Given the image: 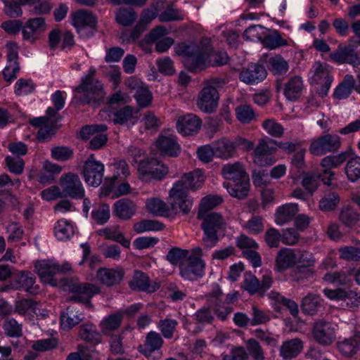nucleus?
Instances as JSON below:
<instances>
[{
    "instance_id": "54",
    "label": "nucleus",
    "mask_w": 360,
    "mask_h": 360,
    "mask_svg": "<svg viewBox=\"0 0 360 360\" xmlns=\"http://www.w3.org/2000/svg\"><path fill=\"white\" fill-rule=\"evenodd\" d=\"M162 229L163 224L155 220H142L134 225V231L137 233L151 231H160Z\"/></svg>"
},
{
    "instance_id": "48",
    "label": "nucleus",
    "mask_w": 360,
    "mask_h": 360,
    "mask_svg": "<svg viewBox=\"0 0 360 360\" xmlns=\"http://www.w3.org/2000/svg\"><path fill=\"white\" fill-rule=\"evenodd\" d=\"M38 305L37 302L32 300H22L16 302L15 312L22 315H32V314L37 315L39 313Z\"/></svg>"
},
{
    "instance_id": "9",
    "label": "nucleus",
    "mask_w": 360,
    "mask_h": 360,
    "mask_svg": "<svg viewBox=\"0 0 360 360\" xmlns=\"http://www.w3.org/2000/svg\"><path fill=\"white\" fill-rule=\"evenodd\" d=\"M314 262L311 255L307 252L285 248L278 252L275 265L277 271L281 272L299 263L307 262L308 266H311Z\"/></svg>"
},
{
    "instance_id": "33",
    "label": "nucleus",
    "mask_w": 360,
    "mask_h": 360,
    "mask_svg": "<svg viewBox=\"0 0 360 360\" xmlns=\"http://www.w3.org/2000/svg\"><path fill=\"white\" fill-rule=\"evenodd\" d=\"M163 340L160 335L155 332H150L147 334L144 345L139 346V351L145 355L149 356L155 350H158L162 346Z\"/></svg>"
},
{
    "instance_id": "42",
    "label": "nucleus",
    "mask_w": 360,
    "mask_h": 360,
    "mask_svg": "<svg viewBox=\"0 0 360 360\" xmlns=\"http://www.w3.org/2000/svg\"><path fill=\"white\" fill-rule=\"evenodd\" d=\"M98 234L104 236L105 239L120 243L124 248H129L130 245L129 240L127 239L120 231L117 226H111L100 229L98 231Z\"/></svg>"
},
{
    "instance_id": "57",
    "label": "nucleus",
    "mask_w": 360,
    "mask_h": 360,
    "mask_svg": "<svg viewBox=\"0 0 360 360\" xmlns=\"http://www.w3.org/2000/svg\"><path fill=\"white\" fill-rule=\"evenodd\" d=\"M91 217L100 225L106 223L110 217V207L106 204H102L93 210Z\"/></svg>"
},
{
    "instance_id": "43",
    "label": "nucleus",
    "mask_w": 360,
    "mask_h": 360,
    "mask_svg": "<svg viewBox=\"0 0 360 360\" xmlns=\"http://www.w3.org/2000/svg\"><path fill=\"white\" fill-rule=\"evenodd\" d=\"M62 167L50 161L44 163L39 174V181L41 184H51L55 180V176L60 174Z\"/></svg>"
},
{
    "instance_id": "61",
    "label": "nucleus",
    "mask_w": 360,
    "mask_h": 360,
    "mask_svg": "<svg viewBox=\"0 0 360 360\" xmlns=\"http://www.w3.org/2000/svg\"><path fill=\"white\" fill-rule=\"evenodd\" d=\"M262 125L266 133L274 137H281L283 134V127L280 123L274 119H267L264 120Z\"/></svg>"
},
{
    "instance_id": "37",
    "label": "nucleus",
    "mask_w": 360,
    "mask_h": 360,
    "mask_svg": "<svg viewBox=\"0 0 360 360\" xmlns=\"http://www.w3.org/2000/svg\"><path fill=\"white\" fill-rule=\"evenodd\" d=\"M298 212L297 205L287 203L280 206L276 212V222L278 225H283L292 220Z\"/></svg>"
},
{
    "instance_id": "38",
    "label": "nucleus",
    "mask_w": 360,
    "mask_h": 360,
    "mask_svg": "<svg viewBox=\"0 0 360 360\" xmlns=\"http://www.w3.org/2000/svg\"><path fill=\"white\" fill-rule=\"evenodd\" d=\"M322 300L319 295L309 292L304 296L300 303L303 313L313 314L322 307Z\"/></svg>"
},
{
    "instance_id": "40",
    "label": "nucleus",
    "mask_w": 360,
    "mask_h": 360,
    "mask_svg": "<svg viewBox=\"0 0 360 360\" xmlns=\"http://www.w3.org/2000/svg\"><path fill=\"white\" fill-rule=\"evenodd\" d=\"M303 348L302 342L300 339L295 338L285 341L280 348L281 356L284 359H290L297 356Z\"/></svg>"
},
{
    "instance_id": "32",
    "label": "nucleus",
    "mask_w": 360,
    "mask_h": 360,
    "mask_svg": "<svg viewBox=\"0 0 360 360\" xmlns=\"http://www.w3.org/2000/svg\"><path fill=\"white\" fill-rule=\"evenodd\" d=\"M136 205L128 198H122L113 205V214L120 219H129L136 212Z\"/></svg>"
},
{
    "instance_id": "60",
    "label": "nucleus",
    "mask_w": 360,
    "mask_h": 360,
    "mask_svg": "<svg viewBox=\"0 0 360 360\" xmlns=\"http://www.w3.org/2000/svg\"><path fill=\"white\" fill-rule=\"evenodd\" d=\"M339 256L349 262H358L360 260V248L354 246H345L338 250Z\"/></svg>"
},
{
    "instance_id": "7",
    "label": "nucleus",
    "mask_w": 360,
    "mask_h": 360,
    "mask_svg": "<svg viewBox=\"0 0 360 360\" xmlns=\"http://www.w3.org/2000/svg\"><path fill=\"white\" fill-rule=\"evenodd\" d=\"M207 304L198 312L204 314L229 315L233 313L232 301L236 298V293L229 294L227 302H222L223 293L217 284H214L212 291L206 295Z\"/></svg>"
},
{
    "instance_id": "56",
    "label": "nucleus",
    "mask_w": 360,
    "mask_h": 360,
    "mask_svg": "<svg viewBox=\"0 0 360 360\" xmlns=\"http://www.w3.org/2000/svg\"><path fill=\"white\" fill-rule=\"evenodd\" d=\"M340 219L347 226H352L360 219V214L347 206L341 210Z\"/></svg>"
},
{
    "instance_id": "14",
    "label": "nucleus",
    "mask_w": 360,
    "mask_h": 360,
    "mask_svg": "<svg viewBox=\"0 0 360 360\" xmlns=\"http://www.w3.org/2000/svg\"><path fill=\"white\" fill-rule=\"evenodd\" d=\"M138 171L143 178L162 179L168 173V167L155 159H146L139 163Z\"/></svg>"
},
{
    "instance_id": "35",
    "label": "nucleus",
    "mask_w": 360,
    "mask_h": 360,
    "mask_svg": "<svg viewBox=\"0 0 360 360\" xmlns=\"http://www.w3.org/2000/svg\"><path fill=\"white\" fill-rule=\"evenodd\" d=\"M303 87L302 78L297 75L292 76L285 83L284 94L288 100L295 101L301 94Z\"/></svg>"
},
{
    "instance_id": "50",
    "label": "nucleus",
    "mask_w": 360,
    "mask_h": 360,
    "mask_svg": "<svg viewBox=\"0 0 360 360\" xmlns=\"http://www.w3.org/2000/svg\"><path fill=\"white\" fill-rule=\"evenodd\" d=\"M79 335L82 339L94 345L101 342V335L96 330L95 326L92 324H84L81 326Z\"/></svg>"
},
{
    "instance_id": "27",
    "label": "nucleus",
    "mask_w": 360,
    "mask_h": 360,
    "mask_svg": "<svg viewBox=\"0 0 360 360\" xmlns=\"http://www.w3.org/2000/svg\"><path fill=\"white\" fill-rule=\"evenodd\" d=\"M205 262L198 257L191 259L187 265L180 267V275L186 280L193 281L204 274Z\"/></svg>"
},
{
    "instance_id": "22",
    "label": "nucleus",
    "mask_w": 360,
    "mask_h": 360,
    "mask_svg": "<svg viewBox=\"0 0 360 360\" xmlns=\"http://www.w3.org/2000/svg\"><path fill=\"white\" fill-rule=\"evenodd\" d=\"M356 45L349 44L343 48H339L336 51L330 55V58L333 62L339 64L349 63L356 67L360 65V59L354 52Z\"/></svg>"
},
{
    "instance_id": "47",
    "label": "nucleus",
    "mask_w": 360,
    "mask_h": 360,
    "mask_svg": "<svg viewBox=\"0 0 360 360\" xmlns=\"http://www.w3.org/2000/svg\"><path fill=\"white\" fill-rule=\"evenodd\" d=\"M264 47L271 50L288 45V40L283 38L278 31H273L262 39Z\"/></svg>"
},
{
    "instance_id": "30",
    "label": "nucleus",
    "mask_w": 360,
    "mask_h": 360,
    "mask_svg": "<svg viewBox=\"0 0 360 360\" xmlns=\"http://www.w3.org/2000/svg\"><path fill=\"white\" fill-rule=\"evenodd\" d=\"M269 297L272 301V305L277 312L282 313L281 307H285L289 310L291 315L298 314V305L294 300L285 298L278 292L274 291L271 292Z\"/></svg>"
},
{
    "instance_id": "45",
    "label": "nucleus",
    "mask_w": 360,
    "mask_h": 360,
    "mask_svg": "<svg viewBox=\"0 0 360 360\" xmlns=\"http://www.w3.org/2000/svg\"><path fill=\"white\" fill-rule=\"evenodd\" d=\"M146 205L148 210L155 215L161 217L169 216V207L159 198H150L147 200Z\"/></svg>"
},
{
    "instance_id": "49",
    "label": "nucleus",
    "mask_w": 360,
    "mask_h": 360,
    "mask_svg": "<svg viewBox=\"0 0 360 360\" xmlns=\"http://www.w3.org/2000/svg\"><path fill=\"white\" fill-rule=\"evenodd\" d=\"M222 202V199L216 195H207L203 198L200 203L198 218L206 216L210 210L213 209Z\"/></svg>"
},
{
    "instance_id": "3",
    "label": "nucleus",
    "mask_w": 360,
    "mask_h": 360,
    "mask_svg": "<svg viewBox=\"0 0 360 360\" xmlns=\"http://www.w3.org/2000/svg\"><path fill=\"white\" fill-rule=\"evenodd\" d=\"M226 83V79L221 77H214L205 81L198 95L197 107L206 113L215 112L219 100V89L223 88Z\"/></svg>"
},
{
    "instance_id": "19",
    "label": "nucleus",
    "mask_w": 360,
    "mask_h": 360,
    "mask_svg": "<svg viewBox=\"0 0 360 360\" xmlns=\"http://www.w3.org/2000/svg\"><path fill=\"white\" fill-rule=\"evenodd\" d=\"M46 25L44 18H30L23 25L22 38L24 40L34 42L46 30Z\"/></svg>"
},
{
    "instance_id": "62",
    "label": "nucleus",
    "mask_w": 360,
    "mask_h": 360,
    "mask_svg": "<svg viewBox=\"0 0 360 360\" xmlns=\"http://www.w3.org/2000/svg\"><path fill=\"white\" fill-rule=\"evenodd\" d=\"M305 265L299 266L291 273V278L293 281L300 282L311 278L314 276V271L309 268L307 263Z\"/></svg>"
},
{
    "instance_id": "52",
    "label": "nucleus",
    "mask_w": 360,
    "mask_h": 360,
    "mask_svg": "<svg viewBox=\"0 0 360 360\" xmlns=\"http://www.w3.org/2000/svg\"><path fill=\"white\" fill-rule=\"evenodd\" d=\"M345 170L349 181L354 182L358 180L360 178V157L349 160Z\"/></svg>"
},
{
    "instance_id": "59",
    "label": "nucleus",
    "mask_w": 360,
    "mask_h": 360,
    "mask_svg": "<svg viewBox=\"0 0 360 360\" xmlns=\"http://www.w3.org/2000/svg\"><path fill=\"white\" fill-rule=\"evenodd\" d=\"M246 348L248 356L253 360H264V352L260 344L255 339H250L246 342Z\"/></svg>"
},
{
    "instance_id": "11",
    "label": "nucleus",
    "mask_w": 360,
    "mask_h": 360,
    "mask_svg": "<svg viewBox=\"0 0 360 360\" xmlns=\"http://www.w3.org/2000/svg\"><path fill=\"white\" fill-rule=\"evenodd\" d=\"M276 141L269 139L259 140L253 152V161L260 167L271 165L275 158L271 156L276 152Z\"/></svg>"
},
{
    "instance_id": "1",
    "label": "nucleus",
    "mask_w": 360,
    "mask_h": 360,
    "mask_svg": "<svg viewBox=\"0 0 360 360\" xmlns=\"http://www.w3.org/2000/svg\"><path fill=\"white\" fill-rule=\"evenodd\" d=\"M179 53L185 59L184 63L187 68L196 72L206 68L209 65L221 66L227 63L229 56L225 51H212L208 41L202 42L199 45L181 44L179 47Z\"/></svg>"
},
{
    "instance_id": "41",
    "label": "nucleus",
    "mask_w": 360,
    "mask_h": 360,
    "mask_svg": "<svg viewBox=\"0 0 360 360\" xmlns=\"http://www.w3.org/2000/svg\"><path fill=\"white\" fill-rule=\"evenodd\" d=\"M215 156L223 158L229 159L233 157L236 153L234 144L233 141L228 139L224 138L213 143Z\"/></svg>"
},
{
    "instance_id": "12",
    "label": "nucleus",
    "mask_w": 360,
    "mask_h": 360,
    "mask_svg": "<svg viewBox=\"0 0 360 360\" xmlns=\"http://www.w3.org/2000/svg\"><path fill=\"white\" fill-rule=\"evenodd\" d=\"M34 267L41 281L53 286L57 285L56 280L53 278L56 274L70 269L68 264L60 266L56 262L49 260L37 262Z\"/></svg>"
},
{
    "instance_id": "31",
    "label": "nucleus",
    "mask_w": 360,
    "mask_h": 360,
    "mask_svg": "<svg viewBox=\"0 0 360 360\" xmlns=\"http://www.w3.org/2000/svg\"><path fill=\"white\" fill-rule=\"evenodd\" d=\"M158 9L157 7L154 10L150 8L144 9L141 15V18L131 33V38L134 40L138 39L141 34L150 24L153 20L158 16Z\"/></svg>"
},
{
    "instance_id": "4",
    "label": "nucleus",
    "mask_w": 360,
    "mask_h": 360,
    "mask_svg": "<svg viewBox=\"0 0 360 360\" xmlns=\"http://www.w3.org/2000/svg\"><path fill=\"white\" fill-rule=\"evenodd\" d=\"M95 73V69L90 68L88 75L82 79L81 84L76 87L77 94H82L75 95V98L77 103L82 105H95L103 99L104 96L103 84L98 80L94 79Z\"/></svg>"
},
{
    "instance_id": "2",
    "label": "nucleus",
    "mask_w": 360,
    "mask_h": 360,
    "mask_svg": "<svg viewBox=\"0 0 360 360\" xmlns=\"http://www.w3.org/2000/svg\"><path fill=\"white\" fill-rule=\"evenodd\" d=\"M205 176L200 170L184 174L175 182L169 191L170 208L174 213L188 214L193 206V200L188 195V191H196L202 187Z\"/></svg>"
},
{
    "instance_id": "26",
    "label": "nucleus",
    "mask_w": 360,
    "mask_h": 360,
    "mask_svg": "<svg viewBox=\"0 0 360 360\" xmlns=\"http://www.w3.org/2000/svg\"><path fill=\"white\" fill-rule=\"evenodd\" d=\"M124 275L122 269L117 268H100L97 271L96 278L106 286H114L120 284Z\"/></svg>"
},
{
    "instance_id": "8",
    "label": "nucleus",
    "mask_w": 360,
    "mask_h": 360,
    "mask_svg": "<svg viewBox=\"0 0 360 360\" xmlns=\"http://www.w3.org/2000/svg\"><path fill=\"white\" fill-rule=\"evenodd\" d=\"M309 81L311 84H318L317 94L323 98L328 95L333 81L332 68L325 63L316 61L309 72Z\"/></svg>"
},
{
    "instance_id": "44",
    "label": "nucleus",
    "mask_w": 360,
    "mask_h": 360,
    "mask_svg": "<svg viewBox=\"0 0 360 360\" xmlns=\"http://www.w3.org/2000/svg\"><path fill=\"white\" fill-rule=\"evenodd\" d=\"M75 232L72 222L65 219H59L54 226L55 236L59 240H69L75 234Z\"/></svg>"
},
{
    "instance_id": "64",
    "label": "nucleus",
    "mask_w": 360,
    "mask_h": 360,
    "mask_svg": "<svg viewBox=\"0 0 360 360\" xmlns=\"http://www.w3.org/2000/svg\"><path fill=\"white\" fill-rule=\"evenodd\" d=\"M243 286L250 294L260 292V282L252 273L245 274Z\"/></svg>"
},
{
    "instance_id": "28",
    "label": "nucleus",
    "mask_w": 360,
    "mask_h": 360,
    "mask_svg": "<svg viewBox=\"0 0 360 360\" xmlns=\"http://www.w3.org/2000/svg\"><path fill=\"white\" fill-rule=\"evenodd\" d=\"M35 278L30 271H20L13 277V285L16 290H23L30 293L37 292V285H34Z\"/></svg>"
},
{
    "instance_id": "29",
    "label": "nucleus",
    "mask_w": 360,
    "mask_h": 360,
    "mask_svg": "<svg viewBox=\"0 0 360 360\" xmlns=\"http://www.w3.org/2000/svg\"><path fill=\"white\" fill-rule=\"evenodd\" d=\"M221 174L226 179L224 183L236 182L243 179H248L243 165L238 162L224 165Z\"/></svg>"
},
{
    "instance_id": "46",
    "label": "nucleus",
    "mask_w": 360,
    "mask_h": 360,
    "mask_svg": "<svg viewBox=\"0 0 360 360\" xmlns=\"http://www.w3.org/2000/svg\"><path fill=\"white\" fill-rule=\"evenodd\" d=\"M137 18V14L132 8L122 7L115 13L117 22L122 26H131Z\"/></svg>"
},
{
    "instance_id": "36",
    "label": "nucleus",
    "mask_w": 360,
    "mask_h": 360,
    "mask_svg": "<svg viewBox=\"0 0 360 360\" xmlns=\"http://www.w3.org/2000/svg\"><path fill=\"white\" fill-rule=\"evenodd\" d=\"M340 352L345 356H352L360 348V333H356L353 337L346 338L338 343Z\"/></svg>"
},
{
    "instance_id": "5",
    "label": "nucleus",
    "mask_w": 360,
    "mask_h": 360,
    "mask_svg": "<svg viewBox=\"0 0 360 360\" xmlns=\"http://www.w3.org/2000/svg\"><path fill=\"white\" fill-rule=\"evenodd\" d=\"M201 228L203 231L202 241L207 248H212L217 245L221 236H224L226 229V222L223 217L217 212H210L203 217Z\"/></svg>"
},
{
    "instance_id": "39",
    "label": "nucleus",
    "mask_w": 360,
    "mask_h": 360,
    "mask_svg": "<svg viewBox=\"0 0 360 360\" xmlns=\"http://www.w3.org/2000/svg\"><path fill=\"white\" fill-rule=\"evenodd\" d=\"M355 80L352 75H346L343 80L337 86L333 97L338 100L345 99L349 96L354 89Z\"/></svg>"
},
{
    "instance_id": "16",
    "label": "nucleus",
    "mask_w": 360,
    "mask_h": 360,
    "mask_svg": "<svg viewBox=\"0 0 360 360\" xmlns=\"http://www.w3.org/2000/svg\"><path fill=\"white\" fill-rule=\"evenodd\" d=\"M7 49V65L3 70L5 81L11 82L17 77L20 71V65L18 62V47L15 43L8 42Z\"/></svg>"
},
{
    "instance_id": "55",
    "label": "nucleus",
    "mask_w": 360,
    "mask_h": 360,
    "mask_svg": "<svg viewBox=\"0 0 360 360\" xmlns=\"http://www.w3.org/2000/svg\"><path fill=\"white\" fill-rule=\"evenodd\" d=\"M3 328L6 335L12 338H18L22 336V326L19 324L14 319L7 318L5 319Z\"/></svg>"
},
{
    "instance_id": "20",
    "label": "nucleus",
    "mask_w": 360,
    "mask_h": 360,
    "mask_svg": "<svg viewBox=\"0 0 360 360\" xmlns=\"http://www.w3.org/2000/svg\"><path fill=\"white\" fill-rule=\"evenodd\" d=\"M201 124L202 121L196 115L187 114L178 118L176 127L179 133L184 136H189L197 133Z\"/></svg>"
},
{
    "instance_id": "58",
    "label": "nucleus",
    "mask_w": 360,
    "mask_h": 360,
    "mask_svg": "<svg viewBox=\"0 0 360 360\" xmlns=\"http://www.w3.org/2000/svg\"><path fill=\"white\" fill-rule=\"evenodd\" d=\"M237 119L242 123L250 122L255 118V113L252 108L249 105H240L236 109Z\"/></svg>"
},
{
    "instance_id": "21",
    "label": "nucleus",
    "mask_w": 360,
    "mask_h": 360,
    "mask_svg": "<svg viewBox=\"0 0 360 360\" xmlns=\"http://www.w3.org/2000/svg\"><path fill=\"white\" fill-rule=\"evenodd\" d=\"M267 75L265 68L259 64H250L239 75L240 81L247 84H255L263 81Z\"/></svg>"
},
{
    "instance_id": "15",
    "label": "nucleus",
    "mask_w": 360,
    "mask_h": 360,
    "mask_svg": "<svg viewBox=\"0 0 360 360\" xmlns=\"http://www.w3.org/2000/svg\"><path fill=\"white\" fill-rule=\"evenodd\" d=\"M60 186L65 195L73 198H82L84 195V189L78 175L73 173H67L60 177Z\"/></svg>"
},
{
    "instance_id": "18",
    "label": "nucleus",
    "mask_w": 360,
    "mask_h": 360,
    "mask_svg": "<svg viewBox=\"0 0 360 360\" xmlns=\"http://www.w3.org/2000/svg\"><path fill=\"white\" fill-rule=\"evenodd\" d=\"M335 326L323 320L315 322L313 334L315 340L323 345H330L335 340Z\"/></svg>"
},
{
    "instance_id": "25",
    "label": "nucleus",
    "mask_w": 360,
    "mask_h": 360,
    "mask_svg": "<svg viewBox=\"0 0 360 360\" xmlns=\"http://www.w3.org/2000/svg\"><path fill=\"white\" fill-rule=\"evenodd\" d=\"M156 146L162 154L170 157H177L181 151L180 146L172 134L160 135L156 141Z\"/></svg>"
},
{
    "instance_id": "23",
    "label": "nucleus",
    "mask_w": 360,
    "mask_h": 360,
    "mask_svg": "<svg viewBox=\"0 0 360 360\" xmlns=\"http://www.w3.org/2000/svg\"><path fill=\"white\" fill-rule=\"evenodd\" d=\"M131 289L137 291H146L149 293L155 292L160 288V283L150 281L149 277L142 271H136L133 278L129 281Z\"/></svg>"
},
{
    "instance_id": "24",
    "label": "nucleus",
    "mask_w": 360,
    "mask_h": 360,
    "mask_svg": "<svg viewBox=\"0 0 360 360\" xmlns=\"http://www.w3.org/2000/svg\"><path fill=\"white\" fill-rule=\"evenodd\" d=\"M73 25L77 30V32L82 36H87L86 33L88 28H93L96 23L95 16L90 12L80 10L75 13L72 18Z\"/></svg>"
},
{
    "instance_id": "34",
    "label": "nucleus",
    "mask_w": 360,
    "mask_h": 360,
    "mask_svg": "<svg viewBox=\"0 0 360 360\" xmlns=\"http://www.w3.org/2000/svg\"><path fill=\"white\" fill-rule=\"evenodd\" d=\"M223 185L231 196L238 199L247 197L250 191L249 179H243L236 182L224 183Z\"/></svg>"
},
{
    "instance_id": "13",
    "label": "nucleus",
    "mask_w": 360,
    "mask_h": 360,
    "mask_svg": "<svg viewBox=\"0 0 360 360\" xmlns=\"http://www.w3.org/2000/svg\"><path fill=\"white\" fill-rule=\"evenodd\" d=\"M104 169V165L96 160L94 155H89L84 162L83 169L85 182L91 186H98L102 182Z\"/></svg>"
},
{
    "instance_id": "51",
    "label": "nucleus",
    "mask_w": 360,
    "mask_h": 360,
    "mask_svg": "<svg viewBox=\"0 0 360 360\" xmlns=\"http://www.w3.org/2000/svg\"><path fill=\"white\" fill-rule=\"evenodd\" d=\"M268 63L269 70L274 75L285 74L289 69L288 62L279 55L270 58Z\"/></svg>"
},
{
    "instance_id": "53",
    "label": "nucleus",
    "mask_w": 360,
    "mask_h": 360,
    "mask_svg": "<svg viewBox=\"0 0 360 360\" xmlns=\"http://www.w3.org/2000/svg\"><path fill=\"white\" fill-rule=\"evenodd\" d=\"M340 202V196L335 192H330L324 195L319 201V208L323 212L333 210Z\"/></svg>"
},
{
    "instance_id": "63",
    "label": "nucleus",
    "mask_w": 360,
    "mask_h": 360,
    "mask_svg": "<svg viewBox=\"0 0 360 360\" xmlns=\"http://www.w3.org/2000/svg\"><path fill=\"white\" fill-rule=\"evenodd\" d=\"M134 96L139 105L142 107L149 105L153 98L151 92L146 86L142 84L137 87Z\"/></svg>"
},
{
    "instance_id": "6",
    "label": "nucleus",
    "mask_w": 360,
    "mask_h": 360,
    "mask_svg": "<svg viewBox=\"0 0 360 360\" xmlns=\"http://www.w3.org/2000/svg\"><path fill=\"white\" fill-rule=\"evenodd\" d=\"M60 286L63 290L71 292L72 300L82 302L86 308L92 307L90 300L100 292V288L88 283H80L77 279L65 278L60 281Z\"/></svg>"
},
{
    "instance_id": "17",
    "label": "nucleus",
    "mask_w": 360,
    "mask_h": 360,
    "mask_svg": "<svg viewBox=\"0 0 360 360\" xmlns=\"http://www.w3.org/2000/svg\"><path fill=\"white\" fill-rule=\"evenodd\" d=\"M134 111L132 108L126 106L119 110H115L107 107L99 112V117L105 121L112 122L114 124H123L131 121L134 117Z\"/></svg>"
},
{
    "instance_id": "10",
    "label": "nucleus",
    "mask_w": 360,
    "mask_h": 360,
    "mask_svg": "<svg viewBox=\"0 0 360 360\" xmlns=\"http://www.w3.org/2000/svg\"><path fill=\"white\" fill-rule=\"evenodd\" d=\"M341 146V139L337 134H326L313 139L309 152L314 155L322 156L328 153L337 151Z\"/></svg>"
}]
</instances>
